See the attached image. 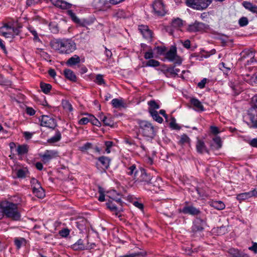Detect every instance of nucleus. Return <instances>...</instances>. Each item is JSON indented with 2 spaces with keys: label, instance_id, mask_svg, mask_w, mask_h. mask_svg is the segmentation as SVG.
Instances as JSON below:
<instances>
[{
  "label": "nucleus",
  "instance_id": "f257e3e1",
  "mask_svg": "<svg viewBox=\"0 0 257 257\" xmlns=\"http://www.w3.org/2000/svg\"><path fill=\"white\" fill-rule=\"evenodd\" d=\"M51 48L61 54H69L76 49V44L72 39L63 38L52 40Z\"/></svg>",
  "mask_w": 257,
  "mask_h": 257
},
{
  "label": "nucleus",
  "instance_id": "f03ea898",
  "mask_svg": "<svg viewBox=\"0 0 257 257\" xmlns=\"http://www.w3.org/2000/svg\"><path fill=\"white\" fill-rule=\"evenodd\" d=\"M18 205V204L8 201L2 202L0 211L2 213V217L5 215L7 217L13 220H20L21 216Z\"/></svg>",
  "mask_w": 257,
  "mask_h": 257
},
{
  "label": "nucleus",
  "instance_id": "7ed1b4c3",
  "mask_svg": "<svg viewBox=\"0 0 257 257\" xmlns=\"http://www.w3.org/2000/svg\"><path fill=\"white\" fill-rule=\"evenodd\" d=\"M139 132L148 141L152 140L156 135L157 128L149 121L140 120L139 121Z\"/></svg>",
  "mask_w": 257,
  "mask_h": 257
},
{
  "label": "nucleus",
  "instance_id": "20e7f679",
  "mask_svg": "<svg viewBox=\"0 0 257 257\" xmlns=\"http://www.w3.org/2000/svg\"><path fill=\"white\" fill-rule=\"evenodd\" d=\"M165 59L178 65H181L183 60L182 58L177 55V48L175 46H171L170 49L165 53Z\"/></svg>",
  "mask_w": 257,
  "mask_h": 257
},
{
  "label": "nucleus",
  "instance_id": "39448f33",
  "mask_svg": "<svg viewBox=\"0 0 257 257\" xmlns=\"http://www.w3.org/2000/svg\"><path fill=\"white\" fill-rule=\"evenodd\" d=\"M212 0H187L188 6L197 10H202L207 8L212 3Z\"/></svg>",
  "mask_w": 257,
  "mask_h": 257
},
{
  "label": "nucleus",
  "instance_id": "423d86ee",
  "mask_svg": "<svg viewBox=\"0 0 257 257\" xmlns=\"http://www.w3.org/2000/svg\"><path fill=\"white\" fill-rule=\"evenodd\" d=\"M31 184L33 193L39 198H43L45 196L44 190L42 187L39 181L33 178L31 180Z\"/></svg>",
  "mask_w": 257,
  "mask_h": 257
},
{
  "label": "nucleus",
  "instance_id": "0eeeda50",
  "mask_svg": "<svg viewBox=\"0 0 257 257\" xmlns=\"http://www.w3.org/2000/svg\"><path fill=\"white\" fill-rule=\"evenodd\" d=\"M153 12L155 15L163 16L166 13L165 6L161 0H156L152 4Z\"/></svg>",
  "mask_w": 257,
  "mask_h": 257
},
{
  "label": "nucleus",
  "instance_id": "6e6552de",
  "mask_svg": "<svg viewBox=\"0 0 257 257\" xmlns=\"http://www.w3.org/2000/svg\"><path fill=\"white\" fill-rule=\"evenodd\" d=\"M41 125L50 128H54L57 125L56 120L49 115H42L41 119Z\"/></svg>",
  "mask_w": 257,
  "mask_h": 257
},
{
  "label": "nucleus",
  "instance_id": "1a4fd4ad",
  "mask_svg": "<svg viewBox=\"0 0 257 257\" xmlns=\"http://www.w3.org/2000/svg\"><path fill=\"white\" fill-rule=\"evenodd\" d=\"M110 159L109 158L105 156H101L97 158L96 162L97 167L101 168L104 171L107 169L109 166Z\"/></svg>",
  "mask_w": 257,
  "mask_h": 257
},
{
  "label": "nucleus",
  "instance_id": "9d476101",
  "mask_svg": "<svg viewBox=\"0 0 257 257\" xmlns=\"http://www.w3.org/2000/svg\"><path fill=\"white\" fill-rule=\"evenodd\" d=\"M58 157L57 152L53 150H47L43 155H40L43 162L45 163L49 162L51 160Z\"/></svg>",
  "mask_w": 257,
  "mask_h": 257
},
{
  "label": "nucleus",
  "instance_id": "9b49d317",
  "mask_svg": "<svg viewBox=\"0 0 257 257\" xmlns=\"http://www.w3.org/2000/svg\"><path fill=\"white\" fill-rule=\"evenodd\" d=\"M206 28V25L204 23L196 21L194 23L189 25L188 30L190 32H196L204 30Z\"/></svg>",
  "mask_w": 257,
  "mask_h": 257
},
{
  "label": "nucleus",
  "instance_id": "f8f14e48",
  "mask_svg": "<svg viewBox=\"0 0 257 257\" xmlns=\"http://www.w3.org/2000/svg\"><path fill=\"white\" fill-rule=\"evenodd\" d=\"M206 225V221L200 218H196L193 222L192 230L194 232L201 231L203 230Z\"/></svg>",
  "mask_w": 257,
  "mask_h": 257
},
{
  "label": "nucleus",
  "instance_id": "ddd939ff",
  "mask_svg": "<svg viewBox=\"0 0 257 257\" xmlns=\"http://www.w3.org/2000/svg\"><path fill=\"white\" fill-rule=\"evenodd\" d=\"M250 121V127L257 128V111L255 108H251L248 113Z\"/></svg>",
  "mask_w": 257,
  "mask_h": 257
},
{
  "label": "nucleus",
  "instance_id": "4468645a",
  "mask_svg": "<svg viewBox=\"0 0 257 257\" xmlns=\"http://www.w3.org/2000/svg\"><path fill=\"white\" fill-rule=\"evenodd\" d=\"M52 4L56 7L63 10H67L71 8L72 5L62 0H50Z\"/></svg>",
  "mask_w": 257,
  "mask_h": 257
},
{
  "label": "nucleus",
  "instance_id": "2eb2a0df",
  "mask_svg": "<svg viewBox=\"0 0 257 257\" xmlns=\"http://www.w3.org/2000/svg\"><path fill=\"white\" fill-rule=\"evenodd\" d=\"M139 30L143 37L147 40H151L152 37V32L147 26H139Z\"/></svg>",
  "mask_w": 257,
  "mask_h": 257
},
{
  "label": "nucleus",
  "instance_id": "dca6fc26",
  "mask_svg": "<svg viewBox=\"0 0 257 257\" xmlns=\"http://www.w3.org/2000/svg\"><path fill=\"white\" fill-rule=\"evenodd\" d=\"M180 212L185 214H190L192 215H197L200 213V211L193 206H185Z\"/></svg>",
  "mask_w": 257,
  "mask_h": 257
},
{
  "label": "nucleus",
  "instance_id": "f3484780",
  "mask_svg": "<svg viewBox=\"0 0 257 257\" xmlns=\"http://www.w3.org/2000/svg\"><path fill=\"white\" fill-rule=\"evenodd\" d=\"M72 246V248L75 250H82L89 248V246L85 244L84 241L81 239H78Z\"/></svg>",
  "mask_w": 257,
  "mask_h": 257
},
{
  "label": "nucleus",
  "instance_id": "a211bd4d",
  "mask_svg": "<svg viewBox=\"0 0 257 257\" xmlns=\"http://www.w3.org/2000/svg\"><path fill=\"white\" fill-rule=\"evenodd\" d=\"M190 102L194 107V109L196 111L202 112L204 111L205 109L201 102L197 98H192L190 99Z\"/></svg>",
  "mask_w": 257,
  "mask_h": 257
},
{
  "label": "nucleus",
  "instance_id": "6ab92c4d",
  "mask_svg": "<svg viewBox=\"0 0 257 257\" xmlns=\"http://www.w3.org/2000/svg\"><path fill=\"white\" fill-rule=\"evenodd\" d=\"M111 103L113 107L115 108H124L125 106V104L122 98H114L111 100Z\"/></svg>",
  "mask_w": 257,
  "mask_h": 257
},
{
  "label": "nucleus",
  "instance_id": "aec40b11",
  "mask_svg": "<svg viewBox=\"0 0 257 257\" xmlns=\"http://www.w3.org/2000/svg\"><path fill=\"white\" fill-rule=\"evenodd\" d=\"M80 62V57L77 55H74L67 61L66 64L69 66L72 67L79 64Z\"/></svg>",
  "mask_w": 257,
  "mask_h": 257
},
{
  "label": "nucleus",
  "instance_id": "412c9836",
  "mask_svg": "<svg viewBox=\"0 0 257 257\" xmlns=\"http://www.w3.org/2000/svg\"><path fill=\"white\" fill-rule=\"evenodd\" d=\"M243 7L246 9L257 15V6L253 5L250 2H243L242 3Z\"/></svg>",
  "mask_w": 257,
  "mask_h": 257
},
{
  "label": "nucleus",
  "instance_id": "4be33fe9",
  "mask_svg": "<svg viewBox=\"0 0 257 257\" xmlns=\"http://www.w3.org/2000/svg\"><path fill=\"white\" fill-rule=\"evenodd\" d=\"M196 150L199 153L207 152V148L203 141L198 140L196 144Z\"/></svg>",
  "mask_w": 257,
  "mask_h": 257
},
{
  "label": "nucleus",
  "instance_id": "5701e85b",
  "mask_svg": "<svg viewBox=\"0 0 257 257\" xmlns=\"http://www.w3.org/2000/svg\"><path fill=\"white\" fill-rule=\"evenodd\" d=\"M148 104L149 106V112L151 113L153 111H157V109H159L160 106L156 102L155 100H152L148 102Z\"/></svg>",
  "mask_w": 257,
  "mask_h": 257
},
{
  "label": "nucleus",
  "instance_id": "b1692460",
  "mask_svg": "<svg viewBox=\"0 0 257 257\" xmlns=\"http://www.w3.org/2000/svg\"><path fill=\"white\" fill-rule=\"evenodd\" d=\"M127 173L130 176L134 175V179H137V180L139 179L137 177L139 171L137 170L135 165H132L128 168V171L127 172Z\"/></svg>",
  "mask_w": 257,
  "mask_h": 257
},
{
  "label": "nucleus",
  "instance_id": "393cba45",
  "mask_svg": "<svg viewBox=\"0 0 257 257\" xmlns=\"http://www.w3.org/2000/svg\"><path fill=\"white\" fill-rule=\"evenodd\" d=\"M65 76L68 79L72 81L76 80V77L73 72L70 69H65L64 71Z\"/></svg>",
  "mask_w": 257,
  "mask_h": 257
},
{
  "label": "nucleus",
  "instance_id": "a878e982",
  "mask_svg": "<svg viewBox=\"0 0 257 257\" xmlns=\"http://www.w3.org/2000/svg\"><path fill=\"white\" fill-rule=\"evenodd\" d=\"M16 151L18 155H23L28 153V147L27 145H19Z\"/></svg>",
  "mask_w": 257,
  "mask_h": 257
},
{
  "label": "nucleus",
  "instance_id": "bb28decb",
  "mask_svg": "<svg viewBox=\"0 0 257 257\" xmlns=\"http://www.w3.org/2000/svg\"><path fill=\"white\" fill-rule=\"evenodd\" d=\"M14 243L18 249H20L22 245L26 243V239L23 237H16L14 239Z\"/></svg>",
  "mask_w": 257,
  "mask_h": 257
},
{
  "label": "nucleus",
  "instance_id": "cd10ccee",
  "mask_svg": "<svg viewBox=\"0 0 257 257\" xmlns=\"http://www.w3.org/2000/svg\"><path fill=\"white\" fill-rule=\"evenodd\" d=\"M108 196L112 200L115 201L117 202H120L121 201L120 195L117 194L115 190H112L108 192Z\"/></svg>",
  "mask_w": 257,
  "mask_h": 257
},
{
  "label": "nucleus",
  "instance_id": "c85d7f7f",
  "mask_svg": "<svg viewBox=\"0 0 257 257\" xmlns=\"http://www.w3.org/2000/svg\"><path fill=\"white\" fill-rule=\"evenodd\" d=\"M67 14L74 23L80 25H83L82 23H81L80 20L76 16L75 14L73 13L72 10H68L67 11Z\"/></svg>",
  "mask_w": 257,
  "mask_h": 257
},
{
  "label": "nucleus",
  "instance_id": "c756f323",
  "mask_svg": "<svg viewBox=\"0 0 257 257\" xmlns=\"http://www.w3.org/2000/svg\"><path fill=\"white\" fill-rule=\"evenodd\" d=\"M62 105L64 109L68 112H71L73 111V107L70 102L67 100H63Z\"/></svg>",
  "mask_w": 257,
  "mask_h": 257
},
{
  "label": "nucleus",
  "instance_id": "7c9ffc66",
  "mask_svg": "<svg viewBox=\"0 0 257 257\" xmlns=\"http://www.w3.org/2000/svg\"><path fill=\"white\" fill-rule=\"evenodd\" d=\"M40 88L43 93L48 94L52 89V86L50 84L41 82Z\"/></svg>",
  "mask_w": 257,
  "mask_h": 257
},
{
  "label": "nucleus",
  "instance_id": "2f4dec72",
  "mask_svg": "<svg viewBox=\"0 0 257 257\" xmlns=\"http://www.w3.org/2000/svg\"><path fill=\"white\" fill-rule=\"evenodd\" d=\"M141 173V180L142 181H144L146 182L147 184H151V180L152 178H151V176L148 175L145 171L144 170H141L140 171Z\"/></svg>",
  "mask_w": 257,
  "mask_h": 257
},
{
  "label": "nucleus",
  "instance_id": "473e14b6",
  "mask_svg": "<svg viewBox=\"0 0 257 257\" xmlns=\"http://www.w3.org/2000/svg\"><path fill=\"white\" fill-rule=\"evenodd\" d=\"M211 205L217 210H222L225 208L224 203L221 201H214L212 202Z\"/></svg>",
  "mask_w": 257,
  "mask_h": 257
},
{
  "label": "nucleus",
  "instance_id": "72a5a7b5",
  "mask_svg": "<svg viewBox=\"0 0 257 257\" xmlns=\"http://www.w3.org/2000/svg\"><path fill=\"white\" fill-rule=\"evenodd\" d=\"M28 172L26 168L20 169L15 171L17 177L19 178H24Z\"/></svg>",
  "mask_w": 257,
  "mask_h": 257
},
{
  "label": "nucleus",
  "instance_id": "f704fd0d",
  "mask_svg": "<svg viewBox=\"0 0 257 257\" xmlns=\"http://www.w3.org/2000/svg\"><path fill=\"white\" fill-rule=\"evenodd\" d=\"M190 139L185 134H183L180 137V139L178 142V144L181 146H183L185 144H188L190 145Z\"/></svg>",
  "mask_w": 257,
  "mask_h": 257
},
{
  "label": "nucleus",
  "instance_id": "c9c22d12",
  "mask_svg": "<svg viewBox=\"0 0 257 257\" xmlns=\"http://www.w3.org/2000/svg\"><path fill=\"white\" fill-rule=\"evenodd\" d=\"M172 26L176 29H179L183 26V21L179 18L174 20L172 22Z\"/></svg>",
  "mask_w": 257,
  "mask_h": 257
},
{
  "label": "nucleus",
  "instance_id": "e433bc0d",
  "mask_svg": "<svg viewBox=\"0 0 257 257\" xmlns=\"http://www.w3.org/2000/svg\"><path fill=\"white\" fill-rule=\"evenodd\" d=\"M61 138V134L60 132L58 131L55 135L48 140V142L50 143H55L60 140Z\"/></svg>",
  "mask_w": 257,
  "mask_h": 257
},
{
  "label": "nucleus",
  "instance_id": "4c0bfd02",
  "mask_svg": "<svg viewBox=\"0 0 257 257\" xmlns=\"http://www.w3.org/2000/svg\"><path fill=\"white\" fill-rule=\"evenodd\" d=\"M160 62L158 61L151 59L146 62L145 66L155 67L160 66Z\"/></svg>",
  "mask_w": 257,
  "mask_h": 257
},
{
  "label": "nucleus",
  "instance_id": "58836bf2",
  "mask_svg": "<svg viewBox=\"0 0 257 257\" xmlns=\"http://www.w3.org/2000/svg\"><path fill=\"white\" fill-rule=\"evenodd\" d=\"M106 206L111 211L115 212L116 215L119 216V211L115 205L111 202H108L106 203Z\"/></svg>",
  "mask_w": 257,
  "mask_h": 257
},
{
  "label": "nucleus",
  "instance_id": "ea45409f",
  "mask_svg": "<svg viewBox=\"0 0 257 257\" xmlns=\"http://www.w3.org/2000/svg\"><path fill=\"white\" fill-rule=\"evenodd\" d=\"M151 116L153 117L154 120L159 123H162L163 121V119L162 117L160 116L158 111H153L150 113Z\"/></svg>",
  "mask_w": 257,
  "mask_h": 257
},
{
  "label": "nucleus",
  "instance_id": "a19ab883",
  "mask_svg": "<svg viewBox=\"0 0 257 257\" xmlns=\"http://www.w3.org/2000/svg\"><path fill=\"white\" fill-rule=\"evenodd\" d=\"M100 120L103 122V123L106 126H111L113 124V122L109 118L102 114L100 115Z\"/></svg>",
  "mask_w": 257,
  "mask_h": 257
},
{
  "label": "nucleus",
  "instance_id": "79ce46f5",
  "mask_svg": "<svg viewBox=\"0 0 257 257\" xmlns=\"http://www.w3.org/2000/svg\"><path fill=\"white\" fill-rule=\"evenodd\" d=\"M0 34L7 38H13L14 37L11 33H9L6 30L4 27H0Z\"/></svg>",
  "mask_w": 257,
  "mask_h": 257
},
{
  "label": "nucleus",
  "instance_id": "37998d69",
  "mask_svg": "<svg viewBox=\"0 0 257 257\" xmlns=\"http://www.w3.org/2000/svg\"><path fill=\"white\" fill-rule=\"evenodd\" d=\"M154 50L156 51V52L158 55H165V52L166 51V48L163 46H157L154 48Z\"/></svg>",
  "mask_w": 257,
  "mask_h": 257
},
{
  "label": "nucleus",
  "instance_id": "c03bdc74",
  "mask_svg": "<svg viewBox=\"0 0 257 257\" xmlns=\"http://www.w3.org/2000/svg\"><path fill=\"white\" fill-rule=\"evenodd\" d=\"M28 29L29 32L34 36V40L38 42L40 41L37 31L31 26H29Z\"/></svg>",
  "mask_w": 257,
  "mask_h": 257
},
{
  "label": "nucleus",
  "instance_id": "a18cd8bd",
  "mask_svg": "<svg viewBox=\"0 0 257 257\" xmlns=\"http://www.w3.org/2000/svg\"><path fill=\"white\" fill-rule=\"evenodd\" d=\"M166 71L173 75H177L180 72V69L175 68V66L170 67L167 69Z\"/></svg>",
  "mask_w": 257,
  "mask_h": 257
},
{
  "label": "nucleus",
  "instance_id": "49530a36",
  "mask_svg": "<svg viewBox=\"0 0 257 257\" xmlns=\"http://www.w3.org/2000/svg\"><path fill=\"white\" fill-rule=\"evenodd\" d=\"M89 122L96 126H100L101 125L100 122L93 115H89Z\"/></svg>",
  "mask_w": 257,
  "mask_h": 257
},
{
  "label": "nucleus",
  "instance_id": "de8ad7c7",
  "mask_svg": "<svg viewBox=\"0 0 257 257\" xmlns=\"http://www.w3.org/2000/svg\"><path fill=\"white\" fill-rule=\"evenodd\" d=\"M95 82L98 85H105V82L103 79V75L101 74H98L96 75Z\"/></svg>",
  "mask_w": 257,
  "mask_h": 257
},
{
  "label": "nucleus",
  "instance_id": "09e8293b",
  "mask_svg": "<svg viewBox=\"0 0 257 257\" xmlns=\"http://www.w3.org/2000/svg\"><path fill=\"white\" fill-rule=\"evenodd\" d=\"M153 50L150 48L148 51L145 53L144 58L146 59H151L154 58Z\"/></svg>",
  "mask_w": 257,
  "mask_h": 257
},
{
  "label": "nucleus",
  "instance_id": "8fccbe9b",
  "mask_svg": "<svg viewBox=\"0 0 257 257\" xmlns=\"http://www.w3.org/2000/svg\"><path fill=\"white\" fill-rule=\"evenodd\" d=\"M250 197V194L249 192L241 193L237 196L238 200H245Z\"/></svg>",
  "mask_w": 257,
  "mask_h": 257
},
{
  "label": "nucleus",
  "instance_id": "3c124183",
  "mask_svg": "<svg viewBox=\"0 0 257 257\" xmlns=\"http://www.w3.org/2000/svg\"><path fill=\"white\" fill-rule=\"evenodd\" d=\"M213 140L215 145H216V148L217 149H219L221 148L222 142L220 137H216L214 138H213Z\"/></svg>",
  "mask_w": 257,
  "mask_h": 257
},
{
  "label": "nucleus",
  "instance_id": "603ef678",
  "mask_svg": "<svg viewBox=\"0 0 257 257\" xmlns=\"http://www.w3.org/2000/svg\"><path fill=\"white\" fill-rule=\"evenodd\" d=\"M248 23V21L246 17H241L238 21V24L241 27H244L246 26Z\"/></svg>",
  "mask_w": 257,
  "mask_h": 257
},
{
  "label": "nucleus",
  "instance_id": "864d4df0",
  "mask_svg": "<svg viewBox=\"0 0 257 257\" xmlns=\"http://www.w3.org/2000/svg\"><path fill=\"white\" fill-rule=\"evenodd\" d=\"M105 145L106 146L105 152L107 154H109L111 152L110 149L113 146V143L111 141H105Z\"/></svg>",
  "mask_w": 257,
  "mask_h": 257
},
{
  "label": "nucleus",
  "instance_id": "5fc2aeb1",
  "mask_svg": "<svg viewBox=\"0 0 257 257\" xmlns=\"http://www.w3.org/2000/svg\"><path fill=\"white\" fill-rule=\"evenodd\" d=\"M230 87L234 91V92L235 94H238L241 91L240 88L239 86L236 85L234 83H231L230 85Z\"/></svg>",
  "mask_w": 257,
  "mask_h": 257
},
{
  "label": "nucleus",
  "instance_id": "6e6d98bb",
  "mask_svg": "<svg viewBox=\"0 0 257 257\" xmlns=\"http://www.w3.org/2000/svg\"><path fill=\"white\" fill-rule=\"evenodd\" d=\"M230 87L234 91V92L235 94H238L241 91L240 88L239 86L236 85L234 83H231L230 85Z\"/></svg>",
  "mask_w": 257,
  "mask_h": 257
},
{
  "label": "nucleus",
  "instance_id": "4d7b16f0",
  "mask_svg": "<svg viewBox=\"0 0 257 257\" xmlns=\"http://www.w3.org/2000/svg\"><path fill=\"white\" fill-rule=\"evenodd\" d=\"M92 146V145L91 143L87 142L86 143L84 144L82 146L80 147V150L81 151L84 152L91 148Z\"/></svg>",
  "mask_w": 257,
  "mask_h": 257
},
{
  "label": "nucleus",
  "instance_id": "13d9d810",
  "mask_svg": "<svg viewBox=\"0 0 257 257\" xmlns=\"http://www.w3.org/2000/svg\"><path fill=\"white\" fill-rule=\"evenodd\" d=\"M59 234L60 236L66 237H67L70 233V231L67 228H64L59 231Z\"/></svg>",
  "mask_w": 257,
  "mask_h": 257
},
{
  "label": "nucleus",
  "instance_id": "bf43d9fd",
  "mask_svg": "<svg viewBox=\"0 0 257 257\" xmlns=\"http://www.w3.org/2000/svg\"><path fill=\"white\" fill-rule=\"evenodd\" d=\"M49 28H50V29L51 30V32L53 33H56L59 31L57 25H56L55 24L53 23H50Z\"/></svg>",
  "mask_w": 257,
  "mask_h": 257
},
{
  "label": "nucleus",
  "instance_id": "052dcab7",
  "mask_svg": "<svg viewBox=\"0 0 257 257\" xmlns=\"http://www.w3.org/2000/svg\"><path fill=\"white\" fill-rule=\"evenodd\" d=\"M89 122V115L88 117H84L81 118L78 122V123L80 125H85Z\"/></svg>",
  "mask_w": 257,
  "mask_h": 257
},
{
  "label": "nucleus",
  "instance_id": "680f3d73",
  "mask_svg": "<svg viewBox=\"0 0 257 257\" xmlns=\"http://www.w3.org/2000/svg\"><path fill=\"white\" fill-rule=\"evenodd\" d=\"M124 142L126 144H127L130 146H133L134 148H135V147H137L135 141L132 139L125 138L124 140Z\"/></svg>",
  "mask_w": 257,
  "mask_h": 257
},
{
  "label": "nucleus",
  "instance_id": "e2e57ef3",
  "mask_svg": "<svg viewBox=\"0 0 257 257\" xmlns=\"http://www.w3.org/2000/svg\"><path fill=\"white\" fill-rule=\"evenodd\" d=\"M4 28L6 29L7 31H8L9 33H11V34L13 35V36L14 37L13 35V32L12 31L13 30V25L12 24H5L3 26Z\"/></svg>",
  "mask_w": 257,
  "mask_h": 257
},
{
  "label": "nucleus",
  "instance_id": "0e129e2a",
  "mask_svg": "<svg viewBox=\"0 0 257 257\" xmlns=\"http://www.w3.org/2000/svg\"><path fill=\"white\" fill-rule=\"evenodd\" d=\"M124 12L122 10H118L114 14V17L117 18H124Z\"/></svg>",
  "mask_w": 257,
  "mask_h": 257
},
{
  "label": "nucleus",
  "instance_id": "69168bd1",
  "mask_svg": "<svg viewBox=\"0 0 257 257\" xmlns=\"http://www.w3.org/2000/svg\"><path fill=\"white\" fill-rule=\"evenodd\" d=\"M99 193L100 194L98 197V200L100 202L105 201V195L103 193V189L101 188H99Z\"/></svg>",
  "mask_w": 257,
  "mask_h": 257
},
{
  "label": "nucleus",
  "instance_id": "338daca9",
  "mask_svg": "<svg viewBox=\"0 0 257 257\" xmlns=\"http://www.w3.org/2000/svg\"><path fill=\"white\" fill-rule=\"evenodd\" d=\"M231 257H250L247 254L240 253L238 251H236L235 253L232 254Z\"/></svg>",
  "mask_w": 257,
  "mask_h": 257
},
{
  "label": "nucleus",
  "instance_id": "774afa93",
  "mask_svg": "<svg viewBox=\"0 0 257 257\" xmlns=\"http://www.w3.org/2000/svg\"><path fill=\"white\" fill-rule=\"evenodd\" d=\"M207 79L206 78H203L200 82H199L197 86L200 89H203L205 87V84L207 82Z\"/></svg>",
  "mask_w": 257,
  "mask_h": 257
}]
</instances>
